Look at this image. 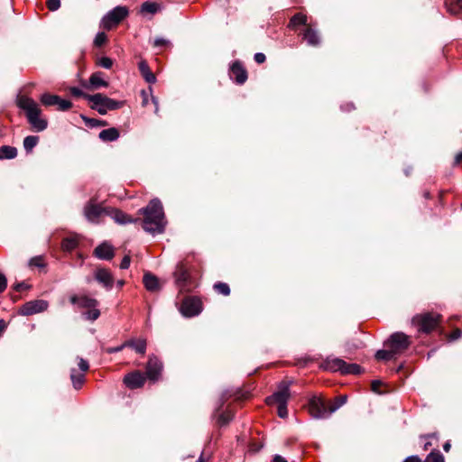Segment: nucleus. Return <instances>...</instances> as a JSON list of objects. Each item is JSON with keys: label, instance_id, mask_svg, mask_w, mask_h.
<instances>
[{"label": "nucleus", "instance_id": "nucleus-1", "mask_svg": "<svg viewBox=\"0 0 462 462\" xmlns=\"http://www.w3.org/2000/svg\"><path fill=\"white\" fill-rule=\"evenodd\" d=\"M143 215V228L152 236L165 231L167 221L162 202L158 199H152L149 204L139 210Z\"/></svg>", "mask_w": 462, "mask_h": 462}, {"label": "nucleus", "instance_id": "nucleus-2", "mask_svg": "<svg viewBox=\"0 0 462 462\" xmlns=\"http://www.w3.org/2000/svg\"><path fill=\"white\" fill-rule=\"evenodd\" d=\"M17 106L24 111L28 123L36 132H42L48 126V122L42 117L40 106L31 97L21 96L17 100Z\"/></svg>", "mask_w": 462, "mask_h": 462}, {"label": "nucleus", "instance_id": "nucleus-3", "mask_svg": "<svg viewBox=\"0 0 462 462\" xmlns=\"http://www.w3.org/2000/svg\"><path fill=\"white\" fill-rule=\"evenodd\" d=\"M17 106L24 111L28 123L36 132H42L48 126V122L42 117L40 106L31 97L21 96L17 100Z\"/></svg>", "mask_w": 462, "mask_h": 462}, {"label": "nucleus", "instance_id": "nucleus-4", "mask_svg": "<svg viewBox=\"0 0 462 462\" xmlns=\"http://www.w3.org/2000/svg\"><path fill=\"white\" fill-rule=\"evenodd\" d=\"M85 98L92 103L91 108L97 110L100 115H106L108 111L116 110L125 105V101H117L97 93L85 95Z\"/></svg>", "mask_w": 462, "mask_h": 462}, {"label": "nucleus", "instance_id": "nucleus-5", "mask_svg": "<svg viewBox=\"0 0 462 462\" xmlns=\"http://www.w3.org/2000/svg\"><path fill=\"white\" fill-rule=\"evenodd\" d=\"M439 319V314L426 312L414 316L411 324L418 328L419 332L429 334L437 328Z\"/></svg>", "mask_w": 462, "mask_h": 462}, {"label": "nucleus", "instance_id": "nucleus-6", "mask_svg": "<svg viewBox=\"0 0 462 462\" xmlns=\"http://www.w3.org/2000/svg\"><path fill=\"white\" fill-rule=\"evenodd\" d=\"M128 15L125 6H116L109 11L101 20V27L111 30Z\"/></svg>", "mask_w": 462, "mask_h": 462}, {"label": "nucleus", "instance_id": "nucleus-7", "mask_svg": "<svg viewBox=\"0 0 462 462\" xmlns=\"http://www.w3.org/2000/svg\"><path fill=\"white\" fill-rule=\"evenodd\" d=\"M309 411L314 419H326L331 415L329 404L320 396H312L309 401Z\"/></svg>", "mask_w": 462, "mask_h": 462}, {"label": "nucleus", "instance_id": "nucleus-8", "mask_svg": "<svg viewBox=\"0 0 462 462\" xmlns=\"http://www.w3.org/2000/svg\"><path fill=\"white\" fill-rule=\"evenodd\" d=\"M411 345L410 337L403 332H395L385 341L384 346L398 355L406 350Z\"/></svg>", "mask_w": 462, "mask_h": 462}, {"label": "nucleus", "instance_id": "nucleus-9", "mask_svg": "<svg viewBox=\"0 0 462 462\" xmlns=\"http://www.w3.org/2000/svg\"><path fill=\"white\" fill-rule=\"evenodd\" d=\"M109 208L102 207L92 199L84 206L83 213L88 221L97 224L103 215L107 216Z\"/></svg>", "mask_w": 462, "mask_h": 462}, {"label": "nucleus", "instance_id": "nucleus-10", "mask_svg": "<svg viewBox=\"0 0 462 462\" xmlns=\"http://www.w3.org/2000/svg\"><path fill=\"white\" fill-rule=\"evenodd\" d=\"M49 307L48 301L44 300H34L25 302L18 310L22 316H31L46 310Z\"/></svg>", "mask_w": 462, "mask_h": 462}, {"label": "nucleus", "instance_id": "nucleus-11", "mask_svg": "<svg viewBox=\"0 0 462 462\" xmlns=\"http://www.w3.org/2000/svg\"><path fill=\"white\" fill-rule=\"evenodd\" d=\"M289 397H290V383L282 382L279 384L278 391L275 392L273 395L266 398V403L269 405L287 404Z\"/></svg>", "mask_w": 462, "mask_h": 462}, {"label": "nucleus", "instance_id": "nucleus-12", "mask_svg": "<svg viewBox=\"0 0 462 462\" xmlns=\"http://www.w3.org/2000/svg\"><path fill=\"white\" fill-rule=\"evenodd\" d=\"M180 310L183 316L188 318L197 316L202 310L201 301L198 298H187L182 301Z\"/></svg>", "mask_w": 462, "mask_h": 462}, {"label": "nucleus", "instance_id": "nucleus-13", "mask_svg": "<svg viewBox=\"0 0 462 462\" xmlns=\"http://www.w3.org/2000/svg\"><path fill=\"white\" fill-rule=\"evenodd\" d=\"M162 369V362L154 356L149 357L146 365V375L152 381H156Z\"/></svg>", "mask_w": 462, "mask_h": 462}, {"label": "nucleus", "instance_id": "nucleus-14", "mask_svg": "<svg viewBox=\"0 0 462 462\" xmlns=\"http://www.w3.org/2000/svg\"><path fill=\"white\" fill-rule=\"evenodd\" d=\"M95 279L106 290H111L114 284V277L111 272L106 268L97 269L95 272Z\"/></svg>", "mask_w": 462, "mask_h": 462}, {"label": "nucleus", "instance_id": "nucleus-15", "mask_svg": "<svg viewBox=\"0 0 462 462\" xmlns=\"http://www.w3.org/2000/svg\"><path fill=\"white\" fill-rule=\"evenodd\" d=\"M125 384L131 389L142 387L145 383V376L140 372L126 374L124 378Z\"/></svg>", "mask_w": 462, "mask_h": 462}, {"label": "nucleus", "instance_id": "nucleus-16", "mask_svg": "<svg viewBox=\"0 0 462 462\" xmlns=\"http://www.w3.org/2000/svg\"><path fill=\"white\" fill-rule=\"evenodd\" d=\"M71 304L77 305L81 309H90L94 307H97L98 301L96 299L90 298L86 295L78 296L72 295L69 298Z\"/></svg>", "mask_w": 462, "mask_h": 462}, {"label": "nucleus", "instance_id": "nucleus-17", "mask_svg": "<svg viewBox=\"0 0 462 462\" xmlns=\"http://www.w3.org/2000/svg\"><path fill=\"white\" fill-rule=\"evenodd\" d=\"M230 77L237 84H244L247 79V72L240 62L236 61L230 69Z\"/></svg>", "mask_w": 462, "mask_h": 462}, {"label": "nucleus", "instance_id": "nucleus-18", "mask_svg": "<svg viewBox=\"0 0 462 462\" xmlns=\"http://www.w3.org/2000/svg\"><path fill=\"white\" fill-rule=\"evenodd\" d=\"M96 257L101 260H111L114 257V248L106 242L102 243L94 250Z\"/></svg>", "mask_w": 462, "mask_h": 462}, {"label": "nucleus", "instance_id": "nucleus-19", "mask_svg": "<svg viewBox=\"0 0 462 462\" xmlns=\"http://www.w3.org/2000/svg\"><path fill=\"white\" fill-rule=\"evenodd\" d=\"M346 362L338 357H328L322 366L325 370L331 372H340L343 374Z\"/></svg>", "mask_w": 462, "mask_h": 462}, {"label": "nucleus", "instance_id": "nucleus-20", "mask_svg": "<svg viewBox=\"0 0 462 462\" xmlns=\"http://www.w3.org/2000/svg\"><path fill=\"white\" fill-rule=\"evenodd\" d=\"M107 216H109L111 218H113L116 223L120 225H125L134 221L127 214L124 213L123 211L117 208H109V210L107 211Z\"/></svg>", "mask_w": 462, "mask_h": 462}, {"label": "nucleus", "instance_id": "nucleus-21", "mask_svg": "<svg viewBox=\"0 0 462 462\" xmlns=\"http://www.w3.org/2000/svg\"><path fill=\"white\" fill-rule=\"evenodd\" d=\"M162 9L161 4L156 2H144L140 7V14L143 15H154Z\"/></svg>", "mask_w": 462, "mask_h": 462}, {"label": "nucleus", "instance_id": "nucleus-22", "mask_svg": "<svg viewBox=\"0 0 462 462\" xmlns=\"http://www.w3.org/2000/svg\"><path fill=\"white\" fill-rule=\"evenodd\" d=\"M145 289L149 291H157L160 290L158 278L151 273H145L143 278Z\"/></svg>", "mask_w": 462, "mask_h": 462}, {"label": "nucleus", "instance_id": "nucleus-23", "mask_svg": "<svg viewBox=\"0 0 462 462\" xmlns=\"http://www.w3.org/2000/svg\"><path fill=\"white\" fill-rule=\"evenodd\" d=\"M108 87V82L103 79V73L100 71L93 73L89 78V86L88 88L97 89Z\"/></svg>", "mask_w": 462, "mask_h": 462}, {"label": "nucleus", "instance_id": "nucleus-24", "mask_svg": "<svg viewBox=\"0 0 462 462\" xmlns=\"http://www.w3.org/2000/svg\"><path fill=\"white\" fill-rule=\"evenodd\" d=\"M119 131L116 127L104 129L98 134V137L104 142L116 141L119 138Z\"/></svg>", "mask_w": 462, "mask_h": 462}, {"label": "nucleus", "instance_id": "nucleus-25", "mask_svg": "<svg viewBox=\"0 0 462 462\" xmlns=\"http://www.w3.org/2000/svg\"><path fill=\"white\" fill-rule=\"evenodd\" d=\"M303 39L310 46H318L320 42L318 32L310 27L304 31Z\"/></svg>", "mask_w": 462, "mask_h": 462}, {"label": "nucleus", "instance_id": "nucleus-26", "mask_svg": "<svg viewBox=\"0 0 462 462\" xmlns=\"http://www.w3.org/2000/svg\"><path fill=\"white\" fill-rule=\"evenodd\" d=\"M126 347H131L141 355H144L146 351V340L143 338L131 339L125 341Z\"/></svg>", "mask_w": 462, "mask_h": 462}, {"label": "nucleus", "instance_id": "nucleus-27", "mask_svg": "<svg viewBox=\"0 0 462 462\" xmlns=\"http://www.w3.org/2000/svg\"><path fill=\"white\" fill-rule=\"evenodd\" d=\"M70 380L76 390L81 389L85 383V373L78 372L75 368L70 370Z\"/></svg>", "mask_w": 462, "mask_h": 462}, {"label": "nucleus", "instance_id": "nucleus-28", "mask_svg": "<svg viewBox=\"0 0 462 462\" xmlns=\"http://www.w3.org/2000/svg\"><path fill=\"white\" fill-rule=\"evenodd\" d=\"M138 67L142 76L148 83H154L156 81L154 74L151 71L148 64L145 61H141Z\"/></svg>", "mask_w": 462, "mask_h": 462}, {"label": "nucleus", "instance_id": "nucleus-29", "mask_svg": "<svg viewBox=\"0 0 462 462\" xmlns=\"http://www.w3.org/2000/svg\"><path fill=\"white\" fill-rule=\"evenodd\" d=\"M17 156V149L13 146L4 145L0 147V160H10Z\"/></svg>", "mask_w": 462, "mask_h": 462}, {"label": "nucleus", "instance_id": "nucleus-30", "mask_svg": "<svg viewBox=\"0 0 462 462\" xmlns=\"http://www.w3.org/2000/svg\"><path fill=\"white\" fill-rule=\"evenodd\" d=\"M59 100V96L50 93H44L40 97L41 103L45 106H56Z\"/></svg>", "mask_w": 462, "mask_h": 462}, {"label": "nucleus", "instance_id": "nucleus-31", "mask_svg": "<svg viewBox=\"0 0 462 462\" xmlns=\"http://www.w3.org/2000/svg\"><path fill=\"white\" fill-rule=\"evenodd\" d=\"M307 23V16L301 13L294 14L289 23V27L295 29L298 25H303Z\"/></svg>", "mask_w": 462, "mask_h": 462}, {"label": "nucleus", "instance_id": "nucleus-32", "mask_svg": "<svg viewBox=\"0 0 462 462\" xmlns=\"http://www.w3.org/2000/svg\"><path fill=\"white\" fill-rule=\"evenodd\" d=\"M39 142V137L35 135H28L23 140V147L27 152H32V150L37 145Z\"/></svg>", "mask_w": 462, "mask_h": 462}, {"label": "nucleus", "instance_id": "nucleus-33", "mask_svg": "<svg viewBox=\"0 0 462 462\" xmlns=\"http://www.w3.org/2000/svg\"><path fill=\"white\" fill-rule=\"evenodd\" d=\"M396 355L391 350V348L383 349V350H378L375 353V358L377 360H383V361H388L393 358H394Z\"/></svg>", "mask_w": 462, "mask_h": 462}, {"label": "nucleus", "instance_id": "nucleus-34", "mask_svg": "<svg viewBox=\"0 0 462 462\" xmlns=\"http://www.w3.org/2000/svg\"><path fill=\"white\" fill-rule=\"evenodd\" d=\"M346 395H340L329 403V411L331 414L343 406L346 402Z\"/></svg>", "mask_w": 462, "mask_h": 462}, {"label": "nucleus", "instance_id": "nucleus-35", "mask_svg": "<svg viewBox=\"0 0 462 462\" xmlns=\"http://www.w3.org/2000/svg\"><path fill=\"white\" fill-rule=\"evenodd\" d=\"M78 245V240L74 237H67L63 239L61 246L62 249L66 252H71L74 250Z\"/></svg>", "mask_w": 462, "mask_h": 462}, {"label": "nucleus", "instance_id": "nucleus-36", "mask_svg": "<svg viewBox=\"0 0 462 462\" xmlns=\"http://www.w3.org/2000/svg\"><path fill=\"white\" fill-rule=\"evenodd\" d=\"M362 373V367L356 364H347L344 367L343 374H359Z\"/></svg>", "mask_w": 462, "mask_h": 462}, {"label": "nucleus", "instance_id": "nucleus-37", "mask_svg": "<svg viewBox=\"0 0 462 462\" xmlns=\"http://www.w3.org/2000/svg\"><path fill=\"white\" fill-rule=\"evenodd\" d=\"M83 316L86 319L95 321L100 316V311L97 307L90 308L88 311L83 312Z\"/></svg>", "mask_w": 462, "mask_h": 462}, {"label": "nucleus", "instance_id": "nucleus-38", "mask_svg": "<svg viewBox=\"0 0 462 462\" xmlns=\"http://www.w3.org/2000/svg\"><path fill=\"white\" fill-rule=\"evenodd\" d=\"M424 462H445L444 457L439 451H431L427 457L425 458Z\"/></svg>", "mask_w": 462, "mask_h": 462}, {"label": "nucleus", "instance_id": "nucleus-39", "mask_svg": "<svg viewBox=\"0 0 462 462\" xmlns=\"http://www.w3.org/2000/svg\"><path fill=\"white\" fill-rule=\"evenodd\" d=\"M214 289L222 295L227 296L230 294V288L228 284L225 282H217L214 285Z\"/></svg>", "mask_w": 462, "mask_h": 462}, {"label": "nucleus", "instance_id": "nucleus-40", "mask_svg": "<svg viewBox=\"0 0 462 462\" xmlns=\"http://www.w3.org/2000/svg\"><path fill=\"white\" fill-rule=\"evenodd\" d=\"M113 60L109 57H101L97 60V65L104 68V69H111L113 66Z\"/></svg>", "mask_w": 462, "mask_h": 462}, {"label": "nucleus", "instance_id": "nucleus-41", "mask_svg": "<svg viewBox=\"0 0 462 462\" xmlns=\"http://www.w3.org/2000/svg\"><path fill=\"white\" fill-rule=\"evenodd\" d=\"M233 419V413L231 411H225L218 417V422L221 425L227 424Z\"/></svg>", "mask_w": 462, "mask_h": 462}, {"label": "nucleus", "instance_id": "nucleus-42", "mask_svg": "<svg viewBox=\"0 0 462 462\" xmlns=\"http://www.w3.org/2000/svg\"><path fill=\"white\" fill-rule=\"evenodd\" d=\"M58 109L60 111H67L72 106V103L69 100L62 99L60 97V100L58 101L57 105Z\"/></svg>", "mask_w": 462, "mask_h": 462}, {"label": "nucleus", "instance_id": "nucleus-43", "mask_svg": "<svg viewBox=\"0 0 462 462\" xmlns=\"http://www.w3.org/2000/svg\"><path fill=\"white\" fill-rule=\"evenodd\" d=\"M448 11L452 14H457L462 11V0H457L456 4L448 6Z\"/></svg>", "mask_w": 462, "mask_h": 462}, {"label": "nucleus", "instance_id": "nucleus-44", "mask_svg": "<svg viewBox=\"0 0 462 462\" xmlns=\"http://www.w3.org/2000/svg\"><path fill=\"white\" fill-rule=\"evenodd\" d=\"M107 40L106 34L103 32L97 33L94 39V44L96 46H102Z\"/></svg>", "mask_w": 462, "mask_h": 462}, {"label": "nucleus", "instance_id": "nucleus-45", "mask_svg": "<svg viewBox=\"0 0 462 462\" xmlns=\"http://www.w3.org/2000/svg\"><path fill=\"white\" fill-rule=\"evenodd\" d=\"M77 360H78V366H79L80 372H82V373L88 372V370L89 368L88 362L87 360L83 359L82 357H77Z\"/></svg>", "mask_w": 462, "mask_h": 462}, {"label": "nucleus", "instance_id": "nucleus-46", "mask_svg": "<svg viewBox=\"0 0 462 462\" xmlns=\"http://www.w3.org/2000/svg\"><path fill=\"white\" fill-rule=\"evenodd\" d=\"M47 6L50 11H57L60 7V0H48Z\"/></svg>", "mask_w": 462, "mask_h": 462}, {"label": "nucleus", "instance_id": "nucleus-47", "mask_svg": "<svg viewBox=\"0 0 462 462\" xmlns=\"http://www.w3.org/2000/svg\"><path fill=\"white\" fill-rule=\"evenodd\" d=\"M169 44H170V42L167 39H164L162 37L156 38L153 42L154 47H157V48L165 47Z\"/></svg>", "mask_w": 462, "mask_h": 462}, {"label": "nucleus", "instance_id": "nucleus-48", "mask_svg": "<svg viewBox=\"0 0 462 462\" xmlns=\"http://www.w3.org/2000/svg\"><path fill=\"white\" fill-rule=\"evenodd\" d=\"M277 412L281 418H286L288 416L287 404L277 405Z\"/></svg>", "mask_w": 462, "mask_h": 462}, {"label": "nucleus", "instance_id": "nucleus-49", "mask_svg": "<svg viewBox=\"0 0 462 462\" xmlns=\"http://www.w3.org/2000/svg\"><path fill=\"white\" fill-rule=\"evenodd\" d=\"M29 263L31 266L35 267H43L45 265L42 257H33L30 260Z\"/></svg>", "mask_w": 462, "mask_h": 462}, {"label": "nucleus", "instance_id": "nucleus-50", "mask_svg": "<svg viewBox=\"0 0 462 462\" xmlns=\"http://www.w3.org/2000/svg\"><path fill=\"white\" fill-rule=\"evenodd\" d=\"M125 347H126L125 342H124L122 345L115 347H108L106 349V352L107 354H114L122 351Z\"/></svg>", "mask_w": 462, "mask_h": 462}, {"label": "nucleus", "instance_id": "nucleus-51", "mask_svg": "<svg viewBox=\"0 0 462 462\" xmlns=\"http://www.w3.org/2000/svg\"><path fill=\"white\" fill-rule=\"evenodd\" d=\"M130 263H131V258H130V256H129V255H125V256L123 258V260H122V262H121V263H120V268H121L122 270H126V269H128V268H129Z\"/></svg>", "mask_w": 462, "mask_h": 462}, {"label": "nucleus", "instance_id": "nucleus-52", "mask_svg": "<svg viewBox=\"0 0 462 462\" xmlns=\"http://www.w3.org/2000/svg\"><path fill=\"white\" fill-rule=\"evenodd\" d=\"M6 287H7V279L3 273H0V293L5 291Z\"/></svg>", "mask_w": 462, "mask_h": 462}, {"label": "nucleus", "instance_id": "nucleus-53", "mask_svg": "<svg viewBox=\"0 0 462 462\" xmlns=\"http://www.w3.org/2000/svg\"><path fill=\"white\" fill-rule=\"evenodd\" d=\"M89 125L91 126H106L107 123L105 120L90 119Z\"/></svg>", "mask_w": 462, "mask_h": 462}, {"label": "nucleus", "instance_id": "nucleus-54", "mask_svg": "<svg viewBox=\"0 0 462 462\" xmlns=\"http://www.w3.org/2000/svg\"><path fill=\"white\" fill-rule=\"evenodd\" d=\"M70 93L74 97H85V95H86L80 88H79L77 87L71 88Z\"/></svg>", "mask_w": 462, "mask_h": 462}, {"label": "nucleus", "instance_id": "nucleus-55", "mask_svg": "<svg viewBox=\"0 0 462 462\" xmlns=\"http://www.w3.org/2000/svg\"><path fill=\"white\" fill-rule=\"evenodd\" d=\"M265 55L262 52H257L254 54V60L257 62V63H263L265 61Z\"/></svg>", "mask_w": 462, "mask_h": 462}, {"label": "nucleus", "instance_id": "nucleus-56", "mask_svg": "<svg viewBox=\"0 0 462 462\" xmlns=\"http://www.w3.org/2000/svg\"><path fill=\"white\" fill-rule=\"evenodd\" d=\"M28 288H29V286L25 282H19V283H16L14 286V289L15 291H22L26 290Z\"/></svg>", "mask_w": 462, "mask_h": 462}, {"label": "nucleus", "instance_id": "nucleus-57", "mask_svg": "<svg viewBox=\"0 0 462 462\" xmlns=\"http://www.w3.org/2000/svg\"><path fill=\"white\" fill-rule=\"evenodd\" d=\"M381 384H382L381 381H378V380H374V381H373V382H372V385H371V386H372V390H373L374 392H376V393H377V392H378V388H379V386H380Z\"/></svg>", "mask_w": 462, "mask_h": 462}, {"label": "nucleus", "instance_id": "nucleus-58", "mask_svg": "<svg viewBox=\"0 0 462 462\" xmlns=\"http://www.w3.org/2000/svg\"><path fill=\"white\" fill-rule=\"evenodd\" d=\"M403 462H421L420 457L417 456H411L407 457Z\"/></svg>", "mask_w": 462, "mask_h": 462}, {"label": "nucleus", "instance_id": "nucleus-59", "mask_svg": "<svg viewBox=\"0 0 462 462\" xmlns=\"http://www.w3.org/2000/svg\"><path fill=\"white\" fill-rule=\"evenodd\" d=\"M273 462H287V460L281 455H275L273 458Z\"/></svg>", "mask_w": 462, "mask_h": 462}, {"label": "nucleus", "instance_id": "nucleus-60", "mask_svg": "<svg viewBox=\"0 0 462 462\" xmlns=\"http://www.w3.org/2000/svg\"><path fill=\"white\" fill-rule=\"evenodd\" d=\"M462 162V152L457 153L455 157V164H459Z\"/></svg>", "mask_w": 462, "mask_h": 462}, {"label": "nucleus", "instance_id": "nucleus-61", "mask_svg": "<svg viewBox=\"0 0 462 462\" xmlns=\"http://www.w3.org/2000/svg\"><path fill=\"white\" fill-rule=\"evenodd\" d=\"M143 96V106H147L148 104V96L145 91H142Z\"/></svg>", "mask_w": 462, "mask_h": 462}, {"label": "nucleus", "instance_id": "nucleus-62", "mask_svg": "<svg viewBox=\"0 0 462 462\" xmlns=\"http://www.w3.org/2000/svg\"><path fill=\"white\" fill-rule=\"evenodd\" d=\"M152 103L154 104L155 106V110H154V113L157 114L158 113V110H159V107H158V100L156 97H152Z\"/></svg>", "mask_w": 462, "mask_h": 462}, {"label": "nucleus", "instance_id": "nucleus-63", "mask_svg": "<svg viewBox=\"0 0 462 462\" xmlns=\"http://www.w3.org/2000/svg\"><path fill=\"white\" fill-rule=\"evenodd\" d=\"M432 446V443L430 440H426L423 444V449L428 450Z\"/></svg>", "mask_w": 462, "mask_h": 462}, {"label": "nucleus", "instance_id": "nucleus-64", "mask_svg": "<svg viewBox=\"0 0 462 462\" xmlns=\"http://www.w3.org/2000/svg\"><path fill=\"white\" fill-rule=\"evenodd\" d=\"M450 443L449 442H446L444 445H443V449L446 451V452H448L449 449H450Z\"/></svg>", "mask_w": 462, "mask_h": 462}]
</instances>
